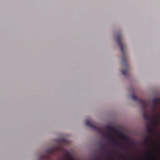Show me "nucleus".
<instances>
[{"mask_svg":"<svg viewBox=\"0 0 160 160\" xmlns=\"http://www.w3.org/2000/svg\"><path fill=\"white\" fill-rule=\"evenodd\" d=\"M108 156H112V152H110L108 153Z\"/></svg>","mask_w":160,"mask_h":160,"instance_id":"nucleus-15","label":"nucleus"},{"mask_svg":"<svg viewBox=\"0 0 160 160\" xmlns=\"http://www.w3.org/2000/svg\"><path fill=\"white\" fill-rule=\"evenodd\" d=\"M150 135L147 137L144 140V142L146 143H148V140L150 139Z\"/></svg>","mask_w":160,"mask_h":160,"instance_id":"nucleus-9","label":"nucleus"},{"mask_svg":"<svg viewBox=\"0 0 160 160\" xmlns=\"http://www.w3.org/2000/svg\"><path fill=\"white\" fill-rule=\"evenodd\" d=\"M122 64L123 69L122 70V73L125 76L128 75V72L129 68V65L127 62V61H122Z\"/></svg>","mask_w":160,"mask_h":160,"instance_id":"nucleus-4","label":"nucleus"},{"mask_svg":"<svg viewBox=\"0 0 160 160\" xmlns=\"http://www.w3.org/2000/svg\"><path fill=\"white\" fill-rule=\"evenodd\" d=\"M65 152L68 157H70V155L69 153L67 151L65 150Z\"/></svg>","mask_w":160,"mask_h":160,"instance_id":"nucleus-11","label":"nucleus"},{"mask_svg":"<svg viewBox=\"0 0 160 160\" xmlns=\"http://www.w3.org/2000/svg\"><path fill=\"white\" fill-rule=\"evenodd\" d=\"M133 160H135L134 159H133Z\"/></svg>","mask_w":160,"mask_h":160,"instance_id":"nucleus-17","label":"nucleus"},{"mask_svg":"<svg viewBox=\"0 0 160 160\" xmlns=\"http://www.w3.org/2000/svg\"><path fill=\"white\" fill-rule=\"evenodd\" d=\"M85 123L87 126L97 131L99 134L102 135L103 134V133L102 128L99 126L95 125L94 122L87 120L86 121Z\"/></svg>","mask_w":160,"mask_h":160,"instance_id":"nucleus-3","label":"nucleus"},{"mask_svg":"<svg viewBox=\"0 0 160 160\" xmlns=\"http://www.w3.org/2000/svg\"><path fill=\"white\" fill-rule=\"evenodd\" d=\"M45 158V155H42L40 157V159H41L42 158Z\"/></svg>","mask_w":160,"mask_h":160,"instance_id":"nucleus-13","label":"nucleus"},{"mask_svg":"<svg viewBox=\"0 0 160 160\" xmlns=\"http://www.w3.org/2000/svg\"><path fill=\"white\" fill-rule=\"evenodd\" d=\"M147 153L148 154H150L151 156H153V154L151 152H150L148 151L147 152Z\"/></svg>","mask_w":160,"mask_h":160,"instance_id":"nucleus-14","label":"nucleus"},{"mask_svg":"<svg viewBox=\"0 0 160 160\" xmlns=\"http://www.w3.org/2000/svg\"><path fill=\"white\" fill-rule=\"evenodd\" d=\"M123 60H125L124 58H123Z\"/></svg>","mask_w":160,"mask_h":160,"instance_id":"nucleus-16","label":"nucleus"},{"mask_svg":"<svg viewBox=\"0 0 160 160\" xmlns=\"http://www.w3.org/2000/svg\"><path fill=\"white\" fill-rule=\"evenodd\" d=\"M96 160H98L97 159H96Z\"/></svg>","mask_w":160,"mask_h":160,"instance_id":"nucleus-18","label":"nucleus"},{"mask_svg":"<svg viewBox=\"0 0 160 160\" xmlns=\"http://www.w3.org/2000/svg\"><path fill=\"white\" fill-rule=\"evenodd\" d=\"M101 148L103 149H106V148L107 147L105 145H101Z\"/></svg>","mask_w":160,"mask_h":160,"instance_id":"nucleus-12","label":"nucleus"},{"mask_svg":"<svg viewBox=\"0 0 160 160\" xmlns=\"http://www.w3.org/2000/svg\"><path fill=\"white\" fill-rule=\"evenodd\" d=\"M156 106V105L153 104H152V105L151 107V108L152 110L154 112H155V110Z\"/></svg>","mask_w":160,"mask_h":160,"instance_id":"nucleus-10","label":"nucleus"},{"mask_svg":"<svg viewBox=\"0 0 160 160\" xmlns=\"http://www.w3.org/2000/svg\"><path fill=\"white\" fill-rule=\"evenodd\" d=\"M106 128L108 130L106 132L107 135L105 136L106 138L111 142H113L114 144L116 145L121 148H124L127 151V149L125 148L124 145H122L121 142L117 141L111 135V131L113 129V127L111 126L108 125L106 126Z\"/></svg>","mask_w":160,"mask_h":160,"instance_id":"nucleus-2","label":"nucleus"},{"mask_svg":"<svg viewBox=\"0 0 160 160\" xmlns=\"http://www.w3.org/2000/svg\"><path fill=\"white\" fill-rule=\"evenodd\" d=\"M148 132L149 134L152 133L154 131V129L152 125L148 124L146 126Z\"/></svg>","mask_w":160,"mask_h":160,"instance_id":"nucleus-7","label":"nucleus"},{"mask_svg":"<svg viewBox=\"0 0 160 160\" xmlns=\"http://www.w3.org/2000/svg\"><path fill=\"white\" fill-rule=\"evenodd\" d=\"M131 98L132 100L138 101L141 104L143 112V117L144 119L147 122L150 120L151 117L147 113L148 108L149 105V102L145 100L138 98L133 94L132 95Z\"/></svg>","mask_w":160,"mask_h":160,"instance_id":"nucleus-1","label":"nucleus"},{"mask_svg":"<svg viewBox=\"0 0 160 160\" xmlns=\"http://www.w3.org/2000/svg\"><path fill=\"white\" fill-rule=\"evenodd\" d=\"M58 150L59 148L57 147H55L48 150L46 152V153L50 155H52L54 152L56 151H58Z\"/></svg>","mask_w":160,"mask_h":160,"instance_id":"nucleus-6","label":"nucleus"},{"mask_svg":"<svg viewBox=\"0 0 160 160\" xmlns=\"http://www.w3.org/2000/svg\"><path fill=\"white\" fill-rule=\"evenodd\" d=\"M121 37L120 34H118L117 36L116 40L117 41L119 45L122 52L123 53H124V45L122 43L121 41Z\"/></svg>","mask_w":160,"mask_h":160,"instance_id":"nucleus-5","label":"nucleus"},{"mask_svg":"<svg viewBox=\"0 0 160 160\" xmlns=\"http://www.w3.org/2000/svg\"><path fill=\"white\" fill-rule=\"evenodd\" d=\"M152 103L153 104L158 105L160 103V99L159 98L153 99L152 100Z\"/></svg>","mask_w":160,"mask_h":160,"instance_id":"nucleus-8","label":"nucleus"}]
</instances>
